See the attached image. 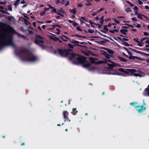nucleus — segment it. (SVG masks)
Wrapping results in <instances>:
<instances>
[{
  "label": "nucleus",
  "instance_id": "nucleus-1",
  "mask_svg": "<svg viewBox=\"0 0 149 149\" xmlns=\"http://www.w3.org/2000/svg\"><path fill=\"white\" fill-rule=\"evenodd\" d=\"M13 44L10 30L3 29L0 32V46Z\"/></svg>",
  "mask_w": 149,
  "mask_h": 149
},
{
  "label": "nucleus",
  "instance_id": "nucleus-2",
  "mask_svg": "<svg viewBox=\"0 0 149 149\" xmlns=\"http://www.w3.org/2000/svg\"><path fill=\"white\" fill-rule=\"evenodd\" d=\"M126 70L127 71L133 73V75L136 77H141L144 75V73L140 70L134 69H127Z\"/></svg>",
  "mask_w": 149,
  "mask_h": 149
},
{
  "label": "nucleus",
  "instance_id": "nucleus-3",
  "mask_svg": "<svg viewBox=\"0 0 149 149\" xmlns=\"http://www.w3.org/2000/svg\"><path fill=\"white\" fill-rule=\"evenodd\" d=\"M137 103L136 102L130 103L131 105H133V106L134 107L139 113H141L143 110H145L146 107L143 106H140L137 105Z\"/></svg>",
  "mask_w": 149,
  "mask_h": 149
},
{
  "label": "nucleus",
  "instance_id": "nucleus-4",
  "mask_svg": "<svg viewBox=\"0 0 149 149\" xmlns=\"http://www.w3.org/2000/svg\"><path fill=\"white\" fill-rule=\"evenodd\" d=\"M37 59V58L32 54H28L25 57L24 59H23V61H35Z\"/></svg>",
  "mask_w": 149,
  "mask_h": 149
},
{
  "label": "nucleus",
  "instance_id": "nucleus-5",
  "mask_svg": "<svg viewBox=\"0 0 149 149\" xmlns=\"http://www.w3.org/2000/svg\"><path fill=\"white\" fill-rule=\"evenodd\" d=\"M72 57H74L75 59H76L80 63H83L85 61L86 59L84 57L81 56L77 55H74L72 54Z\"/></svg>",
  "mask_w": 149,
  "mask_h": 149
},
{
  "label": "nucleus",
  "instance_id": "nucleus-6",
  "mask_svg": "<svg viewBox=\"0 0 149 149\" xmlns=\"http://www.w3.org/2000/svg\"><path fill=\"white\" fill-rule=\"evenodd\" d=\"M70 50V49L68 50H63L61 49H58V51L59 53L63 56H66L69 54V51Z\"/></svg>",
  "mask_w": 149,
  "mask_h": 149
},
{
  "label": "nucleus",
  "instance_id": "nucleus-7",
  "mask_svg": "<svg viewBox=\"0 0 149 149\" xmlns=\"http://www.w3.org/2000/svg\"><path fill=\"white\" fill-rule=\"evenodd\" d=\"M147 38H143L141 40H139L138 39L134 38V40L136 42L137 45L139 47H142L144 45L143 41Z\"/></svg>",
  "mask_w": 149,
  "mask_h": 149
},
{
  "label": "nucleus",
  "instance_id": "nucleus-8",
  "mask_svg": "<svg viewBox=\"0 0 149 149\" xmlns=\"http://www.w3.org/2000/svg\"><path fill=\"white\" fill-rule=\"evenodd\" d=\"M58 26V25H54L52 28H49V30H52L53 31V32L56 34L59 35L60 33V31L58 28H56Z\"/></svg>",
  "mask_w": 149,
  "mask_h": 149
},
{
  "label": "nucleus",
  "instance_id": "nucleus-9",
  "mask_svg": "<svg viewBox=\"0 0 149 149\" xmlns=\"http://www.w3.org/2000/svg\"><path fill=\"white\" fill-rule=\"evenodd\" d=\"M56 13L58 14L63 17L64 16V15H65V11L61 8H60L58 10V12H56Z\"/></svg>",
  "mask_w": 149,
  "mask_h": 149
},
{
  "label": "nucleus",
  "instance_id": "nucleus-10",
  "mask_svg": "<svg viewBox=\"0 0 149 149\" xmlns=\"http://www.w3.org/2000/svg\"><path fill=\"white\" fill-rule=\"evenodd\" d=\"M143 94L144 96L149 97V85L147 88L145 89Z\"/></svg>",
  "mask_w": 149,
  "mask_h": 149
},
{
  "label": "nucleus",
  "instance_id": "nucleus-11",
  "mask_svg": "<svg viewBox=\"0 0 149 149\" xmlns=\"http://www.w3.org/2000/svg\"><path fill=\"white\" fill-rule=\"evenodd\" d=\"M43 42V41L42 38L39 36L35 41V43L38 45H40Z\"/></svg>",
  "mask_w": 149,
  "mask_h": 149
},
{
  "label": "nucleus",
  "instance_id": "nucleus-12",
  "mask_svg": "<svg viewBox=\"0 0 149 149\" xmlns=\"http://www.w3.org/2000/svg\"><path fill=\"white\" fill-rule=\"evenodd\" d=\"M117 64L114 62L111 63V64L108 63V68L109 69H112L113 67L116 66Z\"/></svg>",
  "mask_w": 149,
  "mask_h": 149
},
{
  "label": "nucleus",
  "instance_id": "nucleus-13",
  "mask_svg": "<svg viewBox=\"0 0 149 149\" xmlns=\"http://www.w3.org/2000/svg\"><path fill=\"white\" fill-rule=\"evenodd\" d=\"M68 113L66 111H64L63 112V116L65 120L64 122H66V120L68 119Z\"/></svg>",
  "mask_w": 149,
  "mask_h": 149
},
{
  "label": "nucleus",
  "instance_id": "nucleus-14",
  "mask_svg": "<svg viewBox=\"0 0 149 149\" xmlns=\"http://www.w3.org/2000/svg\"><path fill=\"white\" fill-rule=\"evenodd\" d=\"M123 54L125 56H127V57L128 58L130 59L131 60H134L136 58H137V57L136 56H133L131 55H130L129 56H128L126 54H125L124 53H123Z\"/></svg>",
  "mask_w": 149,
  "mask_h": 149
},
{
  "label": "nucleus",
  "instance_id": "nucleus-15",
  "mask_svg": "<svg viewBox=\"0 0 149 149\" xmlns=\"http://www.w3.org/2000/svg\"><path fill=\"white\" fill-rule=\"evenodd\" d=\"M77 10L75 8L72 9H69V11L71 13H73L74 15L76 14L77 12Z\"/></svg>",
  "mask_w": 149,
  "mask_h": 149
},
{
  "label": "nucleus",
  "instance_id": "nucleus-16",
  "mask_svg": "<svg viewBox=\"0 0 149 149\" xmlns=\"http://www.w3.org/2000/svg\"><path fill=\"white\" fill-rule=\"evenodd\" d=\"M108 62H109L111 63L113 62L111 61V60H110L109 59H107L104 61H100V63H107V64L108 63Z\"/></svg>",
  "mask_w": 149,
  "mask_h": 149
},
{
  "label": "nucleus",
  "instance_id": "nucleus-17",
  "mask_svg": "<svg viewBox=\"0 0 149 149\" xmlns=\"http://www.w3.org/2000/svg\"><path fill=\"white\" fill-rule=\"evenodd\" d=\"M127 31V30L126 29H123L120 30V32L124 34H126V33Z\"/></svg>",
  "mask_w": 149,
  "mask_h": 149
},
{
  "label": "nucleus",
  "instance_id": "nucleus-18",
  "mask_svg": "<svg viewBox=\"0 0 149 149\" xmlns=\"http://www.w3.org/2000/svg\"><path fill=\"white\" fill-rule=\"evenodd\" d=\"M144 16L141 13H139L137 14L138 17L141 19H143V17H144Z\"/></svg>",
  "mask_w": 149,
  "mask_h": 149
},
{
  "label": "nucleus",
  "instance_id": "nucleus-19",
  "mask_svg": "<svg viewBox=\"0 0 149 149\" xmlns=\"http://www.w3.org/2000/svg\"><path fill=\"white\" fill-rule=\"evenodd\" d=\"M138 8L136 6H135L133 8V10L134 11V12L135 13L136 15H137L138 14L137 10Z\"/></svg>",
  "mask_w": 149,
  "mask_h": 149
},
{
  "label": "nucleus",
  "instance_id": "nucleus-20",
  "mask_svg": "<svg viewBox=\"0 0 149 149\" xmlns=\"http://www.w3.org/2000/svg\"><path fill=\"white\" fill-rule=\"evenodd\" d=\"M118 38L120 40L123 42H124L125 41H127L128 40V39L125 38H121V37H119Z\"/></svg>",
  "mask_w": 149,
  "mask_h": 149
},
{
  "label": "nucleus",
  "instance_id": "nucleus-21",
  "mask_svg": "<svg viewBox=\"0 0 149 149\" xmlns=\"http://www.w3.org/2000/svg\"><path fill=\"white\" fill-rule=\"evenodd\" d=\"M50 38L51 39H52L55 41H57V40H59V39L58 38H57L56 37H54V36H53L52 37H50Z\"/></svg>",
  "mask_w": 149,
  "mask_h": 149
},
{
  "label": "nucleus",
  "instance_id": "nucleus-22",
  "mask_svg": "<svg viewBox=\"0 0 149 149\" xmlns=\"http://www.w3.org/2000/svg\"><path fill=\"white\" fill-rule=\"evenodd\" d=\"M118 58L122 62H126L127 61L125 59H124L123 58H122L119 56L118 57Z\"/></svg>",
  "mask_w": 149,
  "mask_h": 149
},
{
  "label": "nucleus",
  "instance_id": "nucleus-23",
  "mask_svg": "<svg viewBox=\"0 0 149 149\" xmlns=\"http://www.w3.org/2000/svg\"><path fill=\"white\" fill-rule=\"evenodd\" d=\"M90 66V64L89 63L87 64H84L83 65V67L86 68H88Z\"/></svg>",
  "mask_w": 149,
  "mask_h": 149
},
{
  "label": "nucleus",
  "instance_id": "nucleus-24",
  "mask_svg": "<svg viewBox=\"0 0 149 149\" xmlns=\"http://www.w3.org/2000/svg\"><path fill=\"white\" fill-rule=\"evenodd\" d=\"M90 60L92 63H95V59L93 58H90Z\"/></svg>",
  "mask_w": 149,
  "mask_h": 149
},
{
  "label": "nucleus",
  "instance_id": "nucleus-25",
  "mask_svg": "<svg viewBox=\"0 0 149 149\" xmlns=\"http://www.w3.org/2000/svg\"><path fill=\"white\" fill-rule=\"evenodd\" d=\"M107 51L109 53L111 54H113L114 53L113 52V51L111 50L108 49H107Z\"/></svg>",
  "mask_w": 149,
  "mask_h": 149
},
{
  "label": "nucleus",
  "instance_id": "nucleus-26",
  "mask_svg": "<svg viewBox=\"0 0 149 149\" xmlns=\"http://www.w3.org/2000/svg\"><path fill=\"white\" fill-rule=\"evenodd\" d=\"M51 9H52V10L51 11V12L52 13L53 12H55L56 13V12H57L56 11V9L52 7V8H51Z\"/></svg>",
  "mask_w": 149,
  "mask_h": 149
},
{
  "label": "nucleus",
  "instance_id": "nucleus-27",
  "mask_svg": "<svg viewBox=\"0 0 149 149\" xmlns=\"http://www.w3.org/2000/svg\"><path fill=\"white\" fill-rule=\"evenodd\" d=\"M0 8L1 9V12L2 13H6L5 11V10H3V7H2L1 6H0Z\"/></svg>",
  "mask_w": 149,
  "mask_h": 149
},
{
  "label": "nucleus",
  "instance_id": "nucleus-28",
  "mask_svg": "<svg viewBox=\"0 0 149 149\" xmlns=\"http://www.w3.org/2000/svg\"><path fill=\"white\" fill-rule=\"evenodd\" d=\"M122 44L125 46H129V44L127 42H124Z\"/></svg>",
  "mask_w": 149,
  "mask_h": 149
},
{
  "label": "nucleus",
  "instance_id": "nucleus-29",
  "mask_svg": "<svg viewBox=\"0 0 149 149\" xmlns=\"http://www.w3.org/2000/svg\"><path fill=\"white\" fill-rule=\"evenodd\" d=\"M105 56L106 58H110L111 56L110 55H109L108 54H106L105 55Z\"/></svg>",
  "mask_w": 149,
  "mask_h": 149
},
{
  "label": "nucleus",
  "instance_id": "nucleus-30",
  "mask_svg": "<svg viewBox=\"0 0 149 149\" xmlns=\"http://www.w3.org/2000/svg\"><path fill=\"white\" fill-rule=\"evenodd\" d=\"M113 21L115 22H116L118 24H119L120 23V22L118 20H117L115 18L113 19Z\"/></svg>",
  "mask_w": 149,
  "mask_h": 149
},
{
  "label": "nucleus",
  "instance_id": "nucleus-31",
  "mask_svg": "<svg viewBox=\"0 0 149 149\" xmlns=\"http://www.w3.org/2000/svg\"><path fill=\"white\" fill-rule=\"evenodd\" d=\"M125 10L127 12H129L130 11H131V10L130 8H127L125 9Z\"/></svg>",
  "mask_w": 149,
  "mask_h": 149
},
{
  "label": "nucleus",
  "instance_id": "nucleus-32",
  "mask_svg": "<svg viewBox=\"0 0 149 149\" xmlns=\"http://www.w3.org/2000/svg\"><path fill=\"white\" fill-rule=\"evenodd\" d=\"M88 32L90 33H93L94 32V31L93 30H92L91 29H89L88 30Z\"/></svg>",
  "mask_w": 149,
  "mask_h": 149
},
{
  "label": "nucleus",
  "instance_id": "nucleus-33",
  "mask_svg": "<svg viewBox=\"0 0 149 149\" xmlns=\"http://www.w3.org/2000/svg\"><path fill=\"white\" fill-rule=\"evenodd\" d=\"M71 42L72 43H74V44H77L79 43V42L77 41H76L75 40H72Z\"/></svg>",
  "mask_w": 149,
  "mask_h": 149
},
{
  "label": "nucleus",
  "instance_id": "nucleus-34",
  "mask_svg": "<svg viewBox=\"0 0 149 149\" xmlns=\"http://www.w3.org/2000/svg\"><path fill=\"white\" fill-rule=\"evenodd\" d=\"M24 20L25 24L26 25H28V24L29 23V22H28V21L26 19H24Z\"/></svg>",
  "mask_w": 149,
  "mask_h": 149
},
{
  "label": "nucleus",
  "instance_id": "nucleus-35",
  "mask_svg": "<svg viewBox=\"0 0 149 149\" xmlns=\"http://www.w3.org/2000/svg\"><path fill=\"white\" fill-rule=\"evenodd\" d=\"M80 19L86 21V18L85 17H81Z\"/></svg>",
  "mask_w": 149,
  "mask_h": 149
},
{
  "label": "nucleus",
  "instance_id": "nucleus-36",
  "mask_svg": "<svg viewBox=\"0 0 149 149\" xmlns=\"http://www.w3.org/2000/svg\"><path fill=\"white\" fill-rule=\"evenodd\" d=\"M68 46L69 47L71 48H73V46L72 45H71V44L70 43H68Z\"/></svg>",
  "mask_w": 149,
  "mask_h": 149
},
{
  "label": "nucleus",
  "instance_id": "nucleus-37",
  "mask_svg": "<svg viewBox=\"0 0 149 149\" xmlns=\"http://www.w3.org/2000/svg\"><path fill=\"white\" fill-rule=\"evenodd\" d=\"M77 29L78 30V31H82V30L79 27V26H78L77 27Z\"/></svg>",
  "mask_w": 149,
  "mask_h": 149
},
{
  "label": "nucleus",
  "instance_id": "nucleus-38",
  "mask_svg": "<svg viewBox=\"0 0 149 149\" xmlns=\"http://www.w3.org/2000/svg\"><path fill=\"white\" fill-rule=\"evenodd\" d=\"M77 5L79 7H81L82 6V3H78Z\"/></svg>",
  "mask_w": 149,
  "mask_h": 149
},
{
  "label": "nucleus",
  "instance_id": "nucleus-39",
  "mask_svg": "<svg viewBox=\"0 0 149 149\" xmlns=\"http://www.w3.org/2000/svg\"><path fill=\"white\" fill-rule=\"evenodd\" d=\"M49 9H51V8H45L44 9V11L45 12L47 11L48 10H49Z\"/></svg>",
  "mask_w": 149,
  "mask_h": 149
},
{
  "label": "nucleus",
  "instance_id": "nucleus-40",
  "mask_svg": "<svg viewBox=\"0 0 149 149\" xmlns=\"http://www.w3.org/2000/svg\"><path fill=\"white\" fill-rule=\"evenodd\" d=\"M72 24L74 26H76L78 25L77 24L75 23L74 22Z\"/></svg>",
  "mask_w": 149,
  "mask_h": 149
},
{
  "label": "nucleus",
  "instance_id": "nucleus-41",
  "mask_svg": "<svg viewBox=\"0 0 149 149\" xmlns=\"http://www.w3.org/2000/svg\"><path fill=\"white\" fill-rule=\"evenodd\" d=\"M143 34H144V35L145 36H147L149 35V33H147L146 32H144Z\"/></svg>",
  "mask_w": 149,
  "mask_h": 149
},
{
  "label": "nucleus",
  "instance_id": "nucleus-42",
  "mask_svg": "<svg viewBox=\"0 0 149 149\" xmlns=\"http://www.w3.org/2000/svg\"><path fill=\"white\" fill-rule=\"evenodd\" d=\"M131 19L133 21H137L136 19V18L135 17L132 18H131Z\"/></svg>",
  "mask_w": 149,
  "mask_h": 149
},
{
  "label": "nucleus",
  "instance_id": "nucleus-43",
  "mask_svg": "<svg viewBox=\"0 0 149 149\" xmlns=\"http://www.w3.org/2000/svg\"><path fill=\"white\" fill-rule=\"evenodd\" d=\"M45 11H44L40 13V15L41 16H43L44 15H45Z\"/></svg>",
  "mask_w": 149,
  "mask_h": 149
},
{
  "label": "nucleus",
  "instance_id": "nucleus-44",
  "mask_svg": "<svg viewBox=\"0 0 149 149\" xmlns=\"http://www.w3.org/2000/svg\"><path fill=\"white\" fill-rule=\"evenodd\" d=\"M70 4V2L69 1H67L66 3V4L65 5V6L69 5Z\"/></svg>",
  "mask_w": 149,
  "mask_h": 149
},
{
  "label": "nucleus",
  "instance_id": "nucleus-45",
  "mask_svg": "<svg viewBox=\"0 0 149 149\" xmlns=\"http://www.w3.org/2000/svg\"><path fill=\"white\" fill-rule=\"evenodd\" d=\"M141 26V25H140V24H138L136 25V27H137L138 28H139Z\"/></svg>",
  "mask_w": 149,
  "mask_h": 149
},
{
  "label": "nucleus",
  "instance_id": "nucleus-46",
  "mask_svg": "<svg viewBox=\"0 0 149 149\" xmlns=\"http://www.w3.org/2000/svg\"><path fill=\"white\" fill-rule=\"evenodd\" d=\"M138 2L139 4L140 5H141V4H143V2L139 0L138 1Z\"/></svg>",
  "mask_w": 149,
  "mask_h": 149
},
{
  "label": "nucleus",
  "instance_id": "nucleus-47",
  "mask_svg": "<svg viewBox=\"0 0 149 149\" xmlns=\"http://www.w3.org/2000/svg\"><path fill=\"white\" fill-rule=\"evenodd\" d=\"M91 5V4L90 3H86V6H89Z\"/></svg>",
  "mask_w": 149,
  "mask_h": 149
},
{
  "label": "nucleus",
  "instance_id": "nucleus-48",
  "mask_svg": "<svg viewBox=\"0 0 149 149\" xmlns=\"http://www.w3.org/2000/svg\"><path fill=\"white\" fill-rule=\"evenodd\" d=\"M65 0H63L61 1V3L62 4H64L65 3Z\"/></svg>",
  "mask_w": 149,
  "mask_h": 149
},
{
  "label": "nucleus",
  "instance_id": "nucleus-49",
  "mask_svg": "<svg viewBox=\"0 0 149 149\" xmlns=\"http://www.w3.org/2000/svg\"><path fill=\"white\" fill-rule=\"evenodd\" d=\"M56 4H58L60 3V1L59 0H56Z\"/></svg>",
  "mask_w": 149,
  "mask_h": 149
},
{
  "label": "nucleus",
  "instance_id": "nucleus-50",
  "mask_svg": "<svg viewBox=\"0 0 149 149\" xmlns=\"http://www.w3.org/2000/svg\"><path fill=\"white\" fill-rule=\"evenodd\" d=\"M62 36H63V37H64L65 38H66V39H67L69 40L70 39V38H68V37H67V36H63V35Z\"/></svg>",
  "mask_w": 149,
  "mask_h": 149
},
{
  "label": "nucleus",
  "instance_id": "nucleus-51",
  "mask_svg": "<svg viewBox=\"0 0 149 149\" xmlns=\"http://www.w3.org/2000/svg\"><path fill=\"white\" fill-rule=\"evenodd\" d=\"M8 10L10 11H11L12 10V8L11 6H9L8 8Z\"/></svg>",
  "mask_w": 149,
  "mask_h": 149
},
{
  "label": "nucleus",
  "instance_id": "nucleus-52",
  "mask_svg": "<svg viewBox=\"0 0 149 149\" xmlns=\"http://www.w3.org/2000/svg\"><path fill=\"white\" fill-rule=\"evenodd\" d=\"M112 26V24L110 23H109L107 25V26L109 27H111Z\"/></svg>",
  "mask_w": 149,
  "mask_h": 149
},
{
  "label": "nucleus",
  "instance_id": "nucleus-53",
  "mask_svg": "<svg viewBox=\"0 0 149 149\" xmlns=\"http://www.w3.org/2000/svg\"><path fill=\"white\" fill-rule=\"evenodd\" d=\"M145 8L146 9H149V6H145Z\"/></svg>",
  "mask_w": 149,
  "mask_h": 149
},
{
  "label": "nucleus",
  "instance_id": "nucleus-54",
  "mask_svg": "<svg viewBox=\"0 0 149 149\" xmlns=\"http://www.w3.org/2000/svg\"><path fill=\"white\" fill-rule=\"evenodd\" d=\"M74 21H72V20H69L68 21V22L70 23H72L73 24V23L74 22Z\"/></svg>",
  "mask_w": 149,
  "mask_h": 149
},
{
  "label": "nucleus",
  "instance_id": "nucleus-55",
  "mask_svg": "<svg viewBox=\"0 0 149 149\" xmlns=\"http://www.w3.org/2000/svg\"><path fill=\"white\" fill-rule=\"evenodd\" d=\"M18 3H16V2H15L14 3V5L15 6V7H16V6L18 5Z\"/></svg>",
  "mask_w": 149,
  "mask_h": 149
},
{
  "label": "nucleus",
  "instance_id": "nucleus-56",
  "mask_svg": "<svg viewBox=\"0 0 149 149\" xmlns=\"http://www.w3.org/2000/svg\"><path fill=\"white\" fill-rule=\"evenodd\" d=\"M79 20L81 22V24H82L83 23H84V22L82 21L81 19H79Z\"/></svg>",
  "mask_w": 149,
  "mask_h": 149
},
{
  "label": "nucleus",
  "instance_id": "nucleus-57",
  "mask_svg": "<svg viewBox=\"0 0 149 149\" xmlns=\"http://www.w3.org/2000/svg\"><path fill=\"white\" fill-rule=\"evenodd\" d=\"M86 1L88 3H90V2L93 1V0H86Z\"/></svg>",
  "mask_w": 149,
  "mask_h": 149
},
{
  "label": "nucleus",
  "instance_id": "nucleus-58",
  "mask_svg": "<svg viewBox=\"0 0 149 149\" xmlns=\"http://www.w3.org/2000/svg\"><path fill=\"white\" fill-rule=\"evenodd\" d=\"M109 32L112 33H114V30H109Z\"/></svg>",
  "mask_w": 149,
  "mask_h": 149
},
{
  "label": "nucleus",
  "instance_id": "nucleus-59",
  "mask_svg": "<svg viewBox=\"0 0 149 149\" xmlns=\"http://www.w3.org/2000/svg\"><path fill=\"white\" fill-rule=\"evenodd\" d=\"M126 25L128 26H129L131 27L132 28L133 27L132 25H131L130 24H126Z\"/></svg>",
  "mask_w": 149,
  "mask_h": 149
},
{
  "label": "nucleus",
  "instance_id": "nucleus-60",
  "mask_svg": "<svg viewBox=\"0 0 149 149\" xmlns=\"http://www.w3.org/2000/svg\"><path fill=\"white\" fill-rule=\"evenodd\" d=\"M144 17L147 20H148L149 19L148 18V17H147L145 16H144Z\"/></svg>",
  "mask_w": 149,
  "mask_h": 149
},
{
  "label": "nucleus",
  "instance_id": "nucleus-61",
  "mask_svg": "<svg viewBox=\"0 0 149 149\" xmlns=\"http://www.w3.org/2000/svg\"><path fill=\"white\" fill-rule=\"evenodd\" d=\"M145 43H148L149 44V40H147L145 41Z\"/></svg>",
  "mask_w": 149,
  "mask_h": 149
},
{
  "label": "nucleus",
  "instance_id": "nucleus-62",
  "mask_svg": "<svg viewBox=\"0 0 149 149\" xmlns=\"http://www.w3.org/2000/svg\"><path fill=\"white\" fill-rule=\"evenodd\" d=\"M131 30L132 31H137L136 29H132Z\"/></svg>",
  "mask_w": 149,
  "mask_h": 149
},
{
  "label": "nucleus",
  "instance_id": "nucleus-63",
  "mask_svg": "<svg viewBox=\"0 0 149 149\" xmlns=\"http://www.w3.org/2000/svg\"><path fill=\"white\" fill-rule=\"evenodd\" d=\"M20 1V0H16L15 2H16V3H19Z\"/></svg>",
  "mask_w": 149,
  "mask_h": 149
},
{
  "label": "nucleus",
  "instance_id": "nucleus-64",
  "mask_svg": "<svg viewBox=\"0 0 149 149\" xmlns=\"http://www.w3.org/2000/svg\"><path fill=\"white\" fill-rule=\"evenodd\" d=\"M47 6L49 7V8H52V7L49 5V4H48Z\"/></svg>",
  "mask_w": 149,
  "mask_h": 149
}]
</instances>
